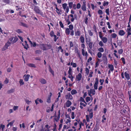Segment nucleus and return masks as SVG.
Here are the masks:
<instances>
[{
  "instance_id": "12",
  "label": "nucleus",
  "mask_w": 131,
  "mask_h": 131,
  "mask_svg": "<svg viewBox=\"0 0 131 131\" xmlns=\"http://www.w3.org/2000/svg\"><path fill=\"white\" fill-rule=\"evenodd\" d=\"M119 34L121 36H123L125 34V32L123 30H121L119 31Z\"/></svg>"
},
{
  "instance_id": "55",
  "label": "nucleus",
  "mask_w": 131,
  "mask_h": 131,
  "mask_svg": "<svg viewBox=\"0 0 131 131\" xmlns=\"http://www.w3.org/2000/svg\"><path fill=\"white\" fill-rule=\"evenodd\" d=\"M70 118H69L67 120V121L66 122V123L67 124L68 123L70 122L71 121L70 120Z\"/></svg>"
},
{
  "instance_id": "64",
  "label": "nucleus",
  "mask_w": 131,
  "mask_h": 131,
  "mask_svg": "<svg viewBox=\"0 0 131 131\" xmlns=\"http://www.w3.org/2000/svg\"><path fill=\"white\" fill-rule=\"evenodd\" d=\"M12 70V69L11 68H9L7 69V72H9L11 71Z\"/></svg>"
},
{
  "instance_id": "21",
  "label": "nucleus",
  "mask_w": 131,
  "mask_h": 131,
  "mask_svg": "<svg viewBox=\"0 0 131 131\" xmlns=\"http://www.w3.org/2000/svg\"><path fill=\"white\" fill-rule=\"evenodd\" d=\"M14 91V89H12L10 90H9L7 91V93L8 94H10L11 93L13 92Z\"/></svg>"
},
{
  "instance_id": "10",
  "label": "nucleus",
  "mask_w": 131,
  "mask_h": 131,
  "mask_svg": "<svg viewBox=\"0 0 131 131\" xmlns=\"http://www.w3.org/2000/svg\"><path fill=\"white\" fill-rule=\"evenodd\" d=\"M24 77H25L24 80L25 81H27L29 79L30 77V75L29 74H27L25 76V75H24Z\"/></svg>"
},
{
  "instance_id": "45",
  "label": "nucleus",
  "mask_w": 131,
  "mask_h": 131,
  "mask_svg": "<svg viewBox=\"0 0 131 131\" xmlns=\"http://www.w3.org/2000/svg\"><path fill=\"white\" fill-rule=\"evenodd\" d=\"M81 6V4L79 3L77 4V8L78 9H79L80 8Z\"/></svg>"
},
{
  "instance_id": "63",
  "label": "nucleus",
  "mask_w": 131,
  "mask_h": 131,
  "mask_svg": "<svg viewBox=\"0 0 131 131\" xmlns=\"http://www.w3.org/2000/svg\"><path fill=\"white\" fill-rule=\"evenodd\" d=\"M70 47H72L73 46V44L72 41H70Z\"/></svg>"
},
{
  "instance_id": "59",
  "label": "nucleus",
  "mask_w": 131,
  "mask_h": 131,
  "mask_svg": "<svg viewBox=\"0 0 131 131\" xmlns=\"http://www.w3.org/2000/svg\"><path fill=\"white\" fill-rule=\"evenodd\" d=\"M56 9H57V10H56L57 12L58 13V14H61V13L59 12H58L59 11V9L57 7H56Z\"/></svg>"
},
{
  "instance_id": "4",
  "label": "nucleus",
  "mask_w": 131,
  "mask_h": 131,
  "mask_svg": "<svg viewBox=\"0 0 131 131\" xmlns=\"http://www.w3.org/2000/svg\"><path fill=\"white\" fill-rule=\"evenodd\" d=\"M39 46L40 47V48L42 49L43 50H47L46 44H41L39 45Z\"/></svg>"
},
{
  "instance_id": "38",
  "label": "nucleus",
  "mask_w": 131,
  "mask_h": 131,
  "mask_svg": "<svg viewBox=\"0 0 131 131\" xmlns=\"http://www.w3.org/2000/svg\"><path fill=\"white\" fill-rule=\"evenodd\" d=\"M50 35L51 37L54 36V33L53 31H52L50 33Z\"/></svg>"
},
{
  "instance_id": "8",
  "label": "nucleus",
  "mask_w": 131,
  "mask_h": 131,
  "mask_svg": "<svg viewBox=\"0 0 131 131\" xmlns=\"http://www.w3.org/2000/svg\"><path fill=\"white\" fill-rule=\"evenodd\" d=\"M126 31L127 33V37H128L129 35H131V28H127V29Z\"/></svg>"
},
{
  "instance_id": "39",
  "label": "nucleus",
  "mask_w": 131,
  "mask_h": 131,
  "mask_svg": "<svg viewBox=\"0 0 131 131\" xmlns=\"http://www.w3.org/2000/svg\"><path fill=\"white\" fill-rule=\"evenodd\" d=\"M112 36L113 38H115L116 37L117 35L115 33H113L112 34Z\"/></svg>"
},
{
  "instance_id": "11",
  "label": "nucleus",
  "mask_w": 131,
  "mask_h": 131,
  "mask_svg": "<svg viewBox=\"0 0 131 131\" xmlns=\"http://www.w3.org/2000/svg\"><path fill=\"white\" fill-rule=\"evenodd\" d=\"M40 82L43 84H45L46 83V80L43 78H41L40 80Z\"/></svg>"
},
{
  "instance_id": "29",
  "label": "nucleus",
  "mask_w": 131,
  "mask_h": 131,
  "mask_svg": "<svg viewBox=\"0 0 131 131\" xmlns=\"http://www.w3.org/2000/svg\"><path fill=\"white\" fill-rule=\"evenodd\" d=\"M11 43L9 41H8L6 43L5 46L7 47V48L10 45Z\"/></svg>"
},
{
  "instance_id": "43",
  "label": "nucleus",
  "mask_w": 131,
  "mask_h": 131,
  "mask_svg": "<svg viewBox=\"0 0 131 131\" xmlns=\"http://www.w3.org/2000/svg\"><path fill=\"white\" fill-rule=\"evenodd\" d=\"M85 71L87 74H88L89 73V70L87 68H86Z\"/></svg>"
},
{
  "instance_id": "49",
  "label": "nucleus",
  "mask_w": 131,
  "mask_h": 131,
  "mask_svg": "<svg viewBox=\"0 0 131 131\" xmlns=\"http://www.w3.org/2000/svg\"><path fill=\"white\" fill-rule=\"evenodd\" d=\"M98 13L100 15L102 14H103V12L102 10H99L98 11Z\"/></svg>"
},
{
  "instance_id": "19",
  "label": "nucleus",
  "mask_w": 131,
  "mask_h": 131,
  "mask_svg": "<svg viewBox=\"0 0 131 131\" xmlns=\"http://www.w3.org/2000/svg\"><path fill=\"white\" fill-rule=\"evenodd\" d=\"M91 110L89 111V114L88 115L89 117H90V118H91L93 116V113L91 111Z\"/></svg>"
},
{
  "instance_id": "34",
  "label": "nucleus",
  "mask_w": 131,
  "mask_h": 131,
  "mask_svg": "<svg viewBox=\"0 0 131 131\" xmlns=\"http://www.w3.org/2000/svg\"><path fill=\"white\" fill-rule=\"evenodd\" d=\"M73 5V3L72 2L69 3V8L70 9L71 8Z\"/></svg>"
},
{
  "instance_id": "16",
  "label": "nucleus",
  "mask_w": 131,
  "mask_h": 131,
  "mask_svg": "<svg viewBox=\"0 0 131 131\" xmlns=\"http://www.w3.org/2000/svg\"><path fill=\"white\" fill-rule=\"evenodd\" d=\"M49 71L51 73L52 75L53 76L54 75V72L53 71L52 69L49 66Z\"/></svg>"
},
{
  "instance_id": "17",
  "label": "nucleus",
  "mask_w": 131,
  "mask_h": 131,
  "mask_svg": "<svg viewBox=\"0 0 131 131\" xmlns=\"http://www.w3.org/2000/svg\"><path fill=\"white\" fill-rule=\"evenodd\" d=\"M102 39V41L104 43H106L107 42V39L106 38L103 37Z\"/></svg>"
},
{
  "instance_id": "28",
  "label": "nucleus",
  "mask_w": 131,
  "mask_h": 131,
  "mask_svg": "<svg viewBox=\"0 0 131 131\" xmlns=\"http://www.w3.org/2000/svg\"><path fill=\"white\" fill-rule=\"evenodd\" d=\"M18 38L17 37H14V39L13 41L12 42L13 43L16 42L18 40Z\"/></svg>"
},
{
  "instance_id": "23",
  "label": "nucleus",
  "mask_w": 131,
  "mask_h": 131,
  "mask_svg": "<svg viewBox=\"0 0 131 131\" xmlns=\"http://www.w3.org/2000/svg\"><path fill=\"white\" fill-rule=\"evenodd\" d=\"M108 68L111 71H113L114 70L113 66L112 65H109L108 66Z\"/></svg>"
},
{
  "instance_id": "62",
  "label": "nucleus",
  "mask_w": 131,
  "mask_h": 131,
  "mask_svg": "<svg viewBox=\"0 0 131 131\" xmlns=\"http://www.w3.org/2000/svg\"><path fill=\"white\" fill-rule=\"evenodd\" d=\"M18 107L17 106H15L13 107V109L15 111L17 109Z\"/></svg>"
},
{
  "instance_id": "26",
  "label": "nucleus",
  "mask_w": 131,
  "mask_h": 131,
  "mask_svg": "<svg viewBox=\"0 0 131 131\" xmlns=\"http://www.w3.org/2000/svg\"><path fill=\"white\" fill-rule=\"evenodd\" d=\"M19 82L20 86L24 85V84L23 79H20Z\"/></svg>"
},
{
  "instance_id": "18",
  "label": "nucleus",
  "mask_w": 131,
  "mask_h": 131,
  "mask_svg": "<svg viewBox=\"0 0 131 131\" xmlns=\"http://www.w3.org/2000/svg\"><path fill=\"white\" fill-rule=\"evenodd\" d=\"M75 36H80V33L79 30H77L75 32Z\"/></svg>"
},
{
  "instance_id": "30",
  "label": "nucleus",
  "mask_w": 131,
  "mask_h": 131,
  "mask_svg": "<svg viewBox=\"0 0 131 131\" xmlns=\"http://www.w3.org/2000/svg\"><path fill=\"white\" fill-rule=\"evenodd\" d=\"M69 29L70 30H72L73 28V26L72 25L70 24L69 26Z\"/></svg>"
},
{
  "instance_id": "22",
  "label": "nucleus",
  "mask_w": 131,
  "mask_h": 131,
  "mask_svg": "<svg viewBox=\"0 0 131 131\" xmlns=\"http://www.w3.org/2000/svg\"><path fill=\"white\" fill-rule=\"evenodd\" d=\"M77 93V91L73 89L71 91V93L72 95L75 94Z\"/></svg>"
},
{
  "instance_id": "58",
  "label": "nucleus",
  "mask_w": 131,
  "mask_h": 131,
  "mask_svg": "<svg viewBox=\"0 0 131 131\" xmlns=\"http://www.w3.org/2000/svg\"><path fill=\"white\" fill-rule=\"evenodd\" d=\"M59 24L62 28H63L64 27L61 21H60L59 22Z\"/></svg>"
},
{
  "instance_id": "44",
  "label": "nucleus",
  "mask_w": 131,
  "mask_h": 131,
  "mask_svg": "<svg viewBox=\"0 0 131 131\" xmlns=\"http://www.w3.org/2000/svg\"><path fill=\"white\" fill-rule=\"evenodd\" d=\"M88 18L87 17H85V19L84 20V22H85V23L86 24H87L88 23Z\"/></svg>"
},
{
  "instance_id": "46",
  "label": "nucleus",
  "mask_w": 131,
  "mask_h": 131,
  "mask_svg": "<svg viewBox=\"0 0 131 131\" xmlns=\"http://www.w3.org/2000/svg\"><path fill=\"white\" fill-rule=\"evenodd\" d=\"M105 12L107 15H109L110 14L109 13V8H107V9H106V10H105Z\"/></svg>"
},
{
  "instance_id": "57",
  "label": "nucleus",
  "mask_w": 131,
  "mask_h": 131,
  "mask_svg": "<svg viewBox=\"0 0 131 131\" xmlns=\"http://www.w3.org/2000/svg\"><path fill=\"white\" fill-rule=\"evenodd\" d=\"M16 32L19 33L22 32V31L20 29H18L16 30Z\"/></svg>"
},
{
  "instance_id": "52",
  "label": "nucleus",
  "mask_w": 131,
  "mask_h": 131,
  "mask_svg": "<svg viewBox=\"0 0 131 131\" xmlns=\"http://www.w3.org/2000/svg\"><path fill=\"white\" fill-rule=\"evenodd\" d=\"M76 52L78 55L79 57H80V51L78 50V49L76 50Z\"/></svg>"
},
{
  "instance_id": "61",
  "label": "nucleus",
  "mask_w": 131,
  "mask_h": 131,
  "mask_svg": "<svg viewBox=\"0 0 131 131\" xmlns=\"http://www.w3.org/2000/svg\"><path fill=\"white\" fill-rule=\"evenodd\" d=\"M88 31L90 36H92L93 35V33L91 30H89Z\"/></svg>"
},
{
  "instance_id": "7",
  "label": "nucleus",
  "mask_w": 131,
  "mask_h": 131,
  "mask_svg": "<svg viewBox=\"0 0 131 131\" xmlns=\"http://www.w3.org/2000/svg\"><path fill=\"white\" fill-rule=\"evenodd\" d=\"M83 5L81 6V9L83 11L86 10L85 2H83Z\"/></svg>"
},
{
  "instance_id": "36",
  "label": "nucleus",
  "mask_w": 131,
  "mask_h": 131,
  "mask_svg": "<svg viewBox=\"0 0 131 131\" xmlns=\"http://www.w3.org/2000/svg\"><path fill=\"white\" fill-rule=\"evenodd\" d=\"M108 4V2H107L104 1L103 4V5L104 6H107Z\"/></svg>"
},
{
  "instance_id": "47",
  "label": "nucleus",
  "mask_w": 131,
  "mask_h": 131,
  "mask_svg": "<svg viewBox=\"0 0 131 131\" xmlns=\"http://www.w3.org/2000/svg\"><path fill=\"white\" fill-rule=\"evenodd\" d=\"M99 45L101 47H102L103 46V44L102 42L101 41L99 43Z\"/></svg>"
},
{
  "instance_id": "50",
  "label": "nucleus",
  "mask_w": 131,
  "mask_h": 131,
  "mask_svg": "<svg viewBox=\"0 0 131 131\" xmlns=\"http://www.w3.org/2000/svg\"><path fill=\"white\" fill-rule=\"evenodd\" d=\"M7 49H8V48L7 47H6V46H4L2 48V51H4L6 50Z\"/></svg>"
},
{
  "instance_id": "60",
  "label": "nucleus",
  "mask_w": 131,
  "mask_h": 131,
  "mask_svg": "<svg viewBox=\"0 0 131 131\" xmlns=\"http://www.w3.org/2000/svg\"><path fill=\"white\" fill-rule=\"evenodd\" d=\"M37 101L39 102L40 103H42L43 102V101L41 99L39 98H37Z\"/></svg>"
},
{
  "instance_id": "54",
  "label": "nucleus",
  "mask_w": 131,
  "mask_h": 131,
  "mask_svg": "<svg viewBox=\"0 0 131 131\" xmlns=\"http://www.w3.org/2000/svg\"><path fill=\"white\" fill-rule=\"evenodd\" d=\"M99 81L101 83V85H102L103 84V82H104V80L103 79H100Z\"/></svg>"
},
{
  "instance_id": "27",
  "label": "nucleus",
  "mask_w": 131,
  "mask_h": 131,
  "mask_svg": "<svg viewBox=\"0 0 131 131\" xmlns=\"http://www.w3.org/2000/svg\"><path fill=\"white\" fill-rule=\"evenodd\" d=\"M28 66L30 67H32L36 68V67L35 65L33 64L30 63L28 64Z\"/></svg>"
},
{
  "instance_id": "42",
  "label": "nucleus",
  "mask_w": 131,
  "mask_h": 131,
  "mask_svg": "<svg viewBox=\"0 0 131 131\" xmlns=\"http://www.w3.org/2000/svg\"><path fill=\"white\" fill-rule=\"evenodd\" d=\"M14 122H15V120H13L11 122H9L8 123L9 124V125H10V126H12L13 125V124Z\"/></svg>"
},
{
  "instance_id": "13",
  "label": "nucleus",
  "mask_w": 131,
  "mask_h": 131,
  "mask_svg": "<svg viewBox=\"0 0 131 131\" xmlns=\"http://www.w3.org/2000/svg\"><path fill=\"white\" fill-rule=\"evenodd\" d=\"M90 93L92 94L93 95H94L95 94V91L94 89H90L89 91Z\"/></svg>"
},
{
  "instance_id": "48",
  "label": "nucleus",
  "mask_w": 131,
  "mask_h": 131,
  "mask_svg": "<svg viewBox=\"0 0 131 131\" xmlns=\"http://www.w3.org/2000/svg\"><path fill=\"white\" fill-rule=\"evenodd\" d=\"M74 113L73 112H72V116H71V118L72 119H74Z\"/></svg>"
},
{
  "instance_id": "24",
  "label": "nucleus",
  "mask_w": 131,
  "mask_h": 131,
  "mask_svg": "<svg viewBox=\"0 0 131 131\" xmlns=\"http://www.w3.org/2000/svg\"><path fill=\"white\" fill-rule=\"evenodd\" d=\"M80 39L81 42L82 43H83L84 42V37L82 36L80 37Z\"/></svg>"
},
{
  "instance_id": "14",
  "label": "nucleus",
  "mask_w": 131,
  "mask_h": 131,
  "mask_svg": "<svg viewBox=\"0 0 131 131\" xmlns=\"http://www.w3.org/2000/svg\"><path fill=\"white\" fill-rule=\"evenodd\" d=\"M66 106L67 107H69L71 104V103L69 101H68L66 103Z\"/></svg>"
},
{
  "instance_id": "9",
  "label": "nucleus",
  "mask_w": 131,
  "mask_h": 131,
  "mask_svg": "<svg viewBox=\"0 0 131 131\" xmlns=\"http://www.w3.org/2000/svg\"><path fill=\"white\" fill-rule=\"evenodd\" d=\"M124 75L125 78L127 80H128L130 79V76L129 74L127 73L126 72L124 73Z\"/></svg>"
},
{
  "instance_id": "31",
  "label": "nucleus",
  "mask_w": 131,
  "mask_h": 131,
  "mask_svg": "<svg viewBox=\"0 0 131 131\" xmlns=\"http://www.w3.org/2000/svg\"><path fill=\"white\" fill-rule=\"evenodd\" d=\"M69 96V98L70 99H72V96L71 95V94L69 93L68 95H67L66 96V99L67 98V97H68Z\"/></svg>"
},
{
  "instance_id": "33",
  "label": "nucleus",
  "mask_w": 131,
  "mask_h": 131,
  "mask_svg": "<svg viewBox=\"0 0 131 131\" xmlns=\"http://www.w3.org/2000/svg\"><path fill=\"white\" fill-rule=\"evenodd\" d=\"M97 56L98 58H100L102 56V54L100 52H99L97 54Z\"/></svg>"
},
{
  "instance_id": "20",
  "label": "nucleus",
  "mask_w": 131,
  "mask_h": 131,
  "mask_svg": "<svg viewBox=\"0 0 131 131\" xmlns=\"http://www.w3.org/2000/svg\"><path fill=\"white\" fill-rule=\"evenodd\" d=\"M72 69H71V67H69V70L68 71V73L70 75H72Z\"/></svg>"
},
{
  "instance_id": "15",
  "label": "nucleus",
  "mask_w": 131,
  "mask_h": 131,
  "mask_svg": "<svg viewBox=\"0 0 131 131\" xmlns=\"http://www.w3.org/2000/svg\"><path fill=\"white\" fill-rule=\"evenodd\" d=\"M20 25L26 28H28V27L27 24L21 22L20 23Z\"/></svg>"
},
{
  "instance_id": "2",
  "label": "nucleus",
  "mask_w": 131,
  "mask_h": 131,
  "mask_svg": "<svg viewBox=\"0 0 131 131\" xmlns=\"http://www.w3.org/2000/svg\"><path fill=\"white\" fill-rule=\"evenodd\" d=\"M34 10L36 13L40 14L41 15L42 14V13L39 10V7L37 6H35Z\"/></svg>"
},
{
  "instance_id": "41",
  "label": "nucleus",
  "mask_w": 131,
  "mask_h": 131,
  "mask_svg": "<svg viewBox=\"0 0 131 131\" xmlns=\"http://www.w3.org/2000/svg\"><path fill=\"white\" fill-rule=\"evenodd\" d=\"M118 52L119 53L121 54L123 52V50L122 49H119L118 50Z\"/></svg>"
},
{
  "instance_id": "53",
  "label": "nucleus",
  "mask_w": 131,
  "mask_h": 131,
  "mask_svg": "<svg viewBox=\"0 0 131 131\" xmlns=\"http://www.w3.org/2000/svg\"><path fill=\"white\" fill-rule=\"evenodd\" d=\"M121 59L123 63L124 64H125V59L123 57L121 58Z\"/></svg>"
},
{
  "instance_id": "35",
  "label": "nucleus",
  "mask_w": 131,
  "mask_h": 131,
  "mask_svg": "<svg viewBox=\"0 0 131 131\" xmlns=\"http://www.w3.org/2000/svg\"><path fill=\"white\" fill-rule=\"evenodd\" d=\"M41 51L40 50H37L35 51V53L37 54H39L41 53Z\"/></svg>"
},
{
  "instance_id": "1",
  "label": "nucleus",
  "mask_w": 131,
  "mask_h": 131,
  "mask_svg": "<svg viewBox=\"0 0 131 131\" xmlns=\"http://www.w3.org/2000/svg\"><path fill=\"white\" fill-rule=\"evenodd\" d=\"M86 40L87 44L89 45V48L91 49L92 47L93 43L91 42L90 39L89 38H86Z\"/></svg>"
},
{
  "instance_id": "25",
  "label": "nucleus",
  "mask_w": 131,
  "mask_h": 131,
  "mask_svg": "<svg viewBox=\"0 0 131 131\" xmlns=\"http://www.w3.org/2000/svg\"><path fill=\"white\" fill-rule=\"evenodd\" d=\"M65 32L67 35H69L70 34V31L69 28H67L66 29Z\"/></svg>"
},
{
  "instance_id": "6",
  "label": "nucleus",
  "mask_w": 131,
  "mask_h": 131,
  "mask_svg": "<svg viewBox=\"0 0 131 131\" xmlns=\"http://www.w3.org/2000/svg\"><path fill=\"white\" fill-rule=\"evenodd\" d=\"M82 77V75L81 74L79 73L76 76V79L78 81H79L81 80Z\"/></svg>"
},
{
  "instance_id": "40",
  "label": "nucleus",
  "mask_w": 131,
  "mask_h": 131,
  "mask_svg": "<svg viewBox=\"0 0 131 131\" xmlns=\"http://www.w3.org/2000/svg\"><path fill=\"white\" fill-rule=\"evenodd\" d=\"M91 98L89 97H87L86 98V101L87 102H88L90 100Z\"/></svg>"
},
{
  "instance_id": "5",
  "label": "nucleus",
  "mask_w": 131,
  "mask_h": 131,
  "mask_svg": "<svg viewBox=\"0 0 131 131\" xmlns=\"http://www.w3.org/2000/svg\"><path fill=\"white\" fill-rule=\"evenodd\" d=\"M99 83V80L97 78H95V81L94 85V88L95 90L97 89V85Z\"/></svg>"
},
{
  "instance_id": "51",
  "label": "nucleus",
  "mask_w": 131,
  "mask_h": 131,
  "mask_svg": "<svg viewBox=\"0 0 131 131\" xmlns=\"http://www.w3.org/2000/svg\"><path fill=\"white\" fill-rule=\"evenodd\" d=\"M8 82L9 80L7 78H6L5 80L4 81V83L6 84H7L8 83Z\"/></svg>"
},
{
  "instance_id": "56",
  "label": "nucleus",
  "mask_w": 131,
  "mask_h": 131,
  "mask_svg": "<svg viewBox=\"0 0 131 131\" xmlns=\"http://www.w3.org/2000/svg\"><path fill=\"white\" fill-rule=\"evenodd\" d=\"M66 20L68 22L67 25H69L71 23L70 21L69 20V19H67L66 20Z\"/></svg>"
},
{
  "instance_id": "32",
  "label": "nucleus",
  "mask_w": 131,
  "mask_h": 131,
  "mask_svg": "<svg viewBox=\"0 0 131 131\" xmlns=\"http://www.w3.org/2000/svg\"><path fill=\"white\" fill-rule=\"evenodd\" d=\"M98 50L99 51L101 52H103L104 51V49L102 47L99 48Z\"/></svg>"
},
{
  "instance_id": "37",
  "label": "nucleus",
  "mask_w": 131,
  "mask_h": 131,
  "mask_svg": "<svg viewBox=\"0 0 131 131\" xmlns=\"http://www.w3.org/2000/svg\"><path fill=\"white\" fill-rule=\"evenodd\" d=\"M46 48H47V50L50 49L51 48V46L50 45L46 44Z\"/></svg>"
},
{
  "instance_id": "3",
  "label": "nucleus",
  "mask_w": 131,
  "mask_h": 131,
  "mask_svg": "<svg viewBox=\"0 0 131 131\" xmlns=\"http://www.w3.org/2000/svg\"><path fill=\"white\" fill-rule=\"evenodd\" d=\"M62 7L64 10H66V12L68 13L69 11V8L67 6V4L66 3H64L62 4Z\"/></svg>"
}]
</instances>
